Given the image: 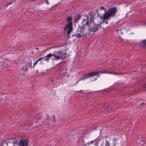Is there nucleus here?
<instances>
[{
	"mask_svg": "<svg viewBox=\"0 0 146 146\" xmlns=\"http://www.w3.org/2000/svg\"><path fill=\"white\" fill-rule=\"evenodd\" d=\"M74 35L76 36L77 38L81 37V35L79 33H77L76 35Z\"/></svg>",
	"mask_w": 146,
	"mask_h": 146,
	"instance_id": "b1692460",
	"label": "nucleus"
},
{
	"mask_svg": "<svg viewBox=\"0 0 146 146\" xmlns=\"http://www.w3.org/2000/svg\"><path fill=\"white\" fill-rule=\"evenodd\" d=\"M1 99V97H0V100Z\"/></svg>",
	"mask_w": 146,
	"mask_h": 146,
	"instance_id": "ea45409f",
	"label": "nucleus"
},
{
	"mask_svg": "<svg viewBox=\"0 0 146 146\" xmlns=\"http://www.w3.org/2000/svg\"><path fill=\"white\" fill-rule=\"evenodd\" d=\"M28 70L27 66V65H25L23 66L22 68L21 72H23V74H26Z\"/></svg>",
	"mask_w": 146,
	"mask_h": 146,
	"instance_id": "ddd939ff",
	"label": "nucleus"
},
{
	"mask_svg": "<svg viewBox=\"0 0 146 146\" xmlns=\"http://www.w3.org/2000/svg\"><path fill=\"white\" fill-rule=\"evenodd\" d=\"M38 61H36L35 62L33 66H34L38 62Z\"/></svg>",
	"mask_w": 146,
	"mask_h": 146,
	"instance_id": "2f4dec72",
	"label": "nucleus"
},
{
	"mask_svg": "<svg viewBox=\"0 0 146 146\" xmlns=\"http://www.w3.org/2000/svg\"><path fill=\"white\" fill-rule=\"evenodd\" d=\"M79 141L80 143H84L85 142V140L84 139V138L82 137H80L79 139Z\"/></svg>",
	"mask_w": 146,
	"mask_h": 146,
	"instance_id": "f3484780",
	"label": "nucleus"
},
{
	"mask_svg": "<svg viewBox=\"0 0 146 146\" xmlns=\"http://www.w3.org/2000/svg\"><path fill=\"white\" fill-rule=\"evenodd\" d=\"M46 3L48 5H49V2L48 1V0H46Z\"/></svg>",
	"mask_w": 146,
	"mask_h": 146,
	"instance_id": "c85d7f7f",
	"label": "nucleus"
},
{
	"mask_svg": "<svg viewBox=\"0 0 146 146\" xmlns=\"http://www.w3.org/2000/svg\"><path fill=\"white\" fill-rule=\"evenodd\" d=\"M82 24V26L88 29L90 27V24L91 25V23L90 22V23H89V19L86 17V19H83Z\"/></svg>",
	"mask_w": 146,
	"mask_h": 146,
	"instance_id": "6e6552de",
	"label": "nucleus"
},
{
	"mask_svg": "<svg viewBox=\"0 0 146 146\" xmlns=\"http://www.w3.org/2000/svg\"><path fill=\"white\" fill-rule=\"evenodd\" d=\"M144 104V103H142L141 104V105H142Z\"/></svg>",
	"mask_w": 146,
	"mask_h": 146,
	"instance_id": "4c0bfd02",
	"label": "nucleus"
},
{
	"mask_svg": "<svg viewBox=\"0 0 146 146\" xmlns=\"http://www.w3.org/2000/svg\"><path fill=\"white\" fill-rule=\"evenodd\" d=\"M8 64L5 62L3 64L2 66H3L5 68L7 67L8 66Z\"/></svg>",
	"mask_w": 146,
	"mask_h": 146,
	"instance_id": "5701e85b",
	"label": "nucleus"
},
{
	"mask_svg": "<svg viewBox=\"0 0 146 146\" xmlns=\"http://www.w3.org/2000/svg\"><path fill=\"white\" fill-rule=\"evenodd\" d=\"M82 146H86V144L84 143H83V144L82 145Z\"/></svg>",
	"mask_w": 146,
	"mask_h": 146,
	"instance_id": "72a5a7b5",
	"label": "nucleus"
},
{
	"mask_svg": "<svg viewBox=\"0 0 146 146\" xmlns=\"http://www.w3.org/2000/svg\"><path fill=\"white\" fill-rule=\"evenodd\" d=\"M81 16L80 15H75L74 19V21L76 23H77L78 21L81 17Z\"/></svg>",
	"mask_w": 146,
	"mask_h": 146,
	"instance_id": "4468645a",
	"label": "nucleus"
},
{
	"mask_svg": "<svg viewBox=\"0 0 146 146\" xmlns=\"http://www.w3.org/2000/svg\"><path fill=\"white\" fill-rule=\"evenodd\" d=\"M113 143H116V139L115 138H113Z\"/></svg>",
	"mask_w": 146,
	"mask_h": 146,
	"instance_id": "a878e982",
	"label": "nucleus"
},
{
	"mask_svg": "<svg viewBox=\"0 0 146 146\" xmlns=\"http://www.w3.org/2000/svg\"><path fill=\"white\" fill-rule=\"evenodd\" d=\"M105 146H110L109 141L107 140H105Z\"/></svg>",
	"mask_w": 146,
	"mask_h": 146,
	"instance_id": "412c9836",
	"label": "nucleus"
},
{
	"mask_svg": "<svg viewBox=\"0 0 146 146\" xmlns=\"http://www.w3.org/2000/svg\"><path fill=\"white\" fill-rule=\"evenodd\" d=\"M90 143L91 144H93L94 143V141H90Z\"/></svg>",
	"mask_w": 146,
	"mask_h": 146,
	"instance_id": "7c9ffc66",
	"label": "nucleus"
},
{
	"mask_svg": "<svg viewBox=\"0 0 146 146\" xmlns=\"http://www.w3.org/2000/svg\"><path fill=\"white\" fill-rule=\"evenodd\" d=\"M40 117H41L40 115V114H38L37 115L35 119L37 120H38L40 119Z\"/></svg>",
	"mask_w": 146,
	"mask_h": 146,
	"instance_id": "4be33fe9",
	"label": "nucleus"
},
{
	"mask_svg": "<svg viewBox=\"0 0 146 146\" xmlns=\"http://www.w3.org/2000/svg\"><path fill=\"white\" fill-rule=\"evenodd\" d=\"M53 117L54 119V120H53V121H54V119H55V116L54 115H53Z\"/></svg>",
	"mask_w": 146,
	"mask_h": 146,
	"instance_id": "f704fd0d",
	"label": "nucleus"
},
{
	"mask_svg": "<svg viewBox=\"0 0 146 146\" xmlns=\"http://www.w3.org/2000/svg\"><path fill=\"white\" fill-rule=\"evenodd\" d=\"M53 56V54H47L46 56V58H48V59H49L50 58L52 57Z\"/></svg>",
	"mask_w": 146,
	"mask_h": 146,
	"instance_id": "aec40b11",
	"label": "nucleus"
},
{
	"mask_svg": "<svg viewBox=\"0 0 146 146\" xmlns=\"http://www.w3.org/2000/svg\"><path fill=\"white\" fill-rule=\"evenodd\" d=\"M103 73V72H94L89 73L85 75L83 77L79 79L76 82V84H78L79 81L82 80H84L85 79H86L88 78H90L95 76L97 75L100 73Z\"/></svg>",
	"mask_w": 146,
	"mask_h": 146,
	"instance_id": "f03ea898",
	"label": "nucleus"
},
{
	"mask_svg": "<svg viewBox=\"0 0 146 146\" xmlns=\"http://www.w3.org/2000/svg\"><path fill=\"white\" fill-rule=\"evenodd\" d=\"M18 137L16 138H12L9 139V142L10 143L13 144V146H17V143Z\"/></svg>",
	"mask_w": 146,
	"mask_h": 146,
	"instance_id": "1a4fd4ad",
	"label": "nucleus"
},
{
	"mask_svg": "<svg viewBox=\"0 0 146 146\" xmlns=\"http://www.w3.org/2000/svg\"><path fill=\"white\" fill-rule=\"evenodd\" d=\"M95 11L97 13V17H99L101 19L106 20V12L104 7L96 9Z\"/></svg>",
	"mask_w": 146,
	"mask_h": 146,
	"instance_id": "f257e3e1",
	"label": "nucleus"
},
{
	"mask_svg": "<svg viewBox=\"0 0 146 146\" xmlns=\"http://www.w3.org/2000/svg\"><path fill=\"white\" fill-rule=\"evenodd\" d=\"M43 59L44 60L48 61L49 60V59H48V58H46V56L43 57Z\"/></svg>",
	"mask_w": 146,
	"mask_h": 146,
	"instance_id": "393cba45",
	"label": "nucleus"
},
{
	"mask_svg": "<svg viewBox=\"0 0 146 146\" xmlns=\"http://www.w3.org/2000/svg\"><path fill=\"white\" fill-rule=\"evenodd\" d=\"M16 0H12V1L11 3L9 4L8 5H10L11 4H12V3H14L15 2V1H16Z\"/></svg>",
	"mask_w": 146,
	"mask_h": 146,
	"instance_id": "cd10ccee",
	"label": "nucleus"
},
{
	"mask_svg": "<svg viewBox=\"0 0 146 146\" xmlns=\"http://www.w3.org/2000/svg\"><path fill=\"white\" fill-rule=\"evenodd\" d=\"M67 29H68L67 34L68 36H69L70 33L73 30L72 25H70L68 26V25H66L64 27V30L65 31Z\"/></svg>",
	"mask_w": 146,
	"mask_h": 146,
	"instance_id": "9d476101",
	"label": "nucleus"
},
{
	"mask_svg": "<svg viewBox=\"0 0 146 146\" xmlns=\"http://www.w3.org/2000/svg\"><path fill=\"white\" fill-rule=\"evenodd\" d=\"M43 59V57H42V58H39L38 59V60H37V61H38H38H40V60H42V59Z\"/></svg>",
	"mask_w": 146,
	"mask_h": 146,
	"instance_id": "c756f323",
	"label": "nucleus"
},
{
	"mask_svg": "<svg viewBox=\"0 0 146 146\" xmlns=\"http://www.w3.org/2000/svg\"><path fill=\"white\" fill-rule=\"evenodd\" d=\"M89 31V33L91 32H93V34L96 32L99 29L98 25L97 24H94L92 25V27L90 25V27L88 28Z\"/></svg>",
	"mask_w": 146,
	"mask_h": 146,
	"instance_id": "39448f33",
	"label": "nucleus"
},
{
	"mask_svg": "<svg viewBox=\"0 0 146 146\" xmlns=\"http://www.w3.org/2000/svg\"><path fill=\"white\" fill-rule=\"evenodd\" d=\"M66 20L68 22V23L66 25H68V26L70 25H72V19L71 16H68L67 17Z\"/></svg>",
	"mask_w": 146,
	"mask_h": 146,
	"instance_id": "f8f14e48",
	"label": "nucleus"
},
{
	"mask_svg": "<svg viewBox=\"0 0 146 146\" xmlns=\"http://www.w3.org/2000/svg\"><path fill=\"white\" fill-rule=\"evenodd\" d=\"M32 61L31 60H29L27 63V64L26 65L27 66H29L30 67H32Z\"/></svg>",
	"mask_w": 146,
	"mask_h": 146,
	"instance_id": "a211bd4d",
	"label": "nucleus"
},
{
	"mask_svg": "<svg viewBox=\"0 0 146 146\" xmlns=\"http://www.w3.org/2000/svg\"><path fill=\"white\" fill-rule=\"evenodd\" d=\"M17 140V144L18 146H28L29 141L28 139H24L21 137H18Z\"/></svg>",
	"mask_w": 146,
	"mask_h": 146,
	"instance_id": "20e7f679",
	"label": "nucleus"
},
{
	"mask_svg": "<svg viewBox=\"0 0 146 146\" xmlns=\"http://www.w3.org/2000/svg\"><path fill=\"white\" fill-rule=\"evenodd\" d=\"M78 32L80 33H83L82 35H86L89 34V31L87 29L83 26L79 27L78 29Z\"/></svg>",
	"mask_w": 146,
	"mask_h": 146,
	"instance_id": "423d86ee",
	"label": "nucleus"
},
{
	"mask_svg": "<svg viewBox=\"0 0 146 146\" xmlns=\"http://www.w3.org/2000/svg\"><path fill=\"white\" fill-rule=\"evenodd\" d=\"M59 55L61 56L62 59H65L66 57V53L65 52L60 53L59 52Z\"/></svg>",
	"mask_w": 146,
	"mask_h": 146,
	"instance_id": "2eb2a0df",
	"label": "nucleus"
},
{
	"mask_svg": "<svg viewBox=\"0 0 146 146\" xmlns=\"http://www.w3.org/2000/svg\"><path fill=\"white\" fill-rule=\"evenodd\" d=\"M142 44L143 46V47H144L146 45V38L145 39L142 40Z\"/></svg>",
	"mask_w": 146,
	"mask_h": 146,
	"instance_id": "6ab92c4d",
	"label": "nucleus"
},
{
	"mask_svg": "<svg viewBox=\"0 0 146 146\" xmlns=\"http://www.w3.org/2000/svg\"><path fill=\"white\" fill-rule=\"evenodd\" d=\"M100 140L99 139H96L95 140H94V145L96 146H98Z\"/></svg>",
	"mask_w": 146,
	"mask_h": 146,
	"instance_id": "dca6fc26",
	"label": "nucleus"
},
{
	"mask_svg": "<svg viewBox=\"0 0 146 146\" xmlns=\"http://www.w3.org/2000/svg\"><path fill=\"white\" fill-rule=\"evenodd\" d=\"M142 87L143 88L145 89H145H146V84H145L143 85Z\"/></svg>",
	"mask_w": 146,
	"mask_h": 146,
	"instance_id": "bb28decb",
	"label": "nucleus"
},
{
	"mask_svg": "<svg viewBox=\"0 0 146 146\" xmlns=\"http://www.w3.org/2000/svg\"><path fill=\"white\" fill-rule=\"evenodd\" d=\"M117 11V8L115 7L108 9L107 10V13H106V20L108 19L110 16H115Z\"/></svg>",
	"mask_w": 146,
	"mask_h": 146,
	"instance_id": "7ed1b4c3",
	"label": "nucleus"
},
{
	"mask_svg": "<svg viewBox=\"0 0 146 146\" xmlns=\"http://www.w3.org/2000/svg\"><path fill=\"white\" fill-rule=\"evenodd\" d=\"M121 34H123V33L122 32H121Z\"/></svg>",
	"mask_w": 146,
	"mask_h": 146,
	"instance_id": "58836bf2",
	"label": "nucleus"
},
{
	"mask_svg": "<svg viewBox=\"0 0 146 146\" xmlns=\"http://www.w3.org/2000/svg\"><path fill=\"white\" fill-rule=\"evenodd\" d=\"M36 50H38V48H36Z\"/></svg>",
	"mask_w": 146,
	"mask_h": 146,
	"instance_id": "e433bc0d",
	"label": "nucleus"
},
{
	"mask_svg": "<svg viewBox=\"0 0 146 146\" xmlns=\"http://www.w3.org/2000/svg\"><path fill=\"white\" fill-rule=\"evenodd\" d=\"M53 60H58L60 59L61 58V56H60L59 52L57 51H56L53 53Z\"/></svg>",
	"mask_w": 146,
	"mask_h": 146,
	"instance_id": "9b49d317",
	"label": "nucleus"
},
{
	"mask_svg": "<svg viewBox=\"0 0 146 146\" xmlns=\"http://www.w3.org/2000/svg\"><path fill=\"white\" fill-rule=\"evenodd\" d=\"M116 31L117 33H118V34H119V33H118V32L119 31V29H117L116 30Z\"/></svg>",
	"mask_w": 146,
	"mask_h": 146,
	"instance_id": "473e14b6",
	"label": "nucleus"
},
{
	"mask_svg": "<svg viewBox=\"0 0 146 146\" xmlns=\"http://www.w3.org/2000/svg\"><path fill=\"white\" fill-rule=\"evenodd\" d=\"M96 15V13L93 11L90 12H89L88 15L86 16V17L89 20L90 19L91 22H92L93 23H94V20L95 19Z\"/></svg>",
	"mask_w": 146,
	"mask_h": 146,
	"instance_id": "0eeeda50",
	"label": "nucleus"
},
{
	"mask_svg": "<svg viewBox=\"0 0 146 146\" xmlns=\"http://www.w3.org/2000/svg\"><path fill=\"white\" fill-rule=\"evenodd\" d=\"M105 24H107L108 23V22L107 21H105Z\"/></svg>",
	"mask_w": 146,
	"mask_h": 146,
	"instance_id": "c9c22d12",
	"label": "nucleus"
}]
</instances>
